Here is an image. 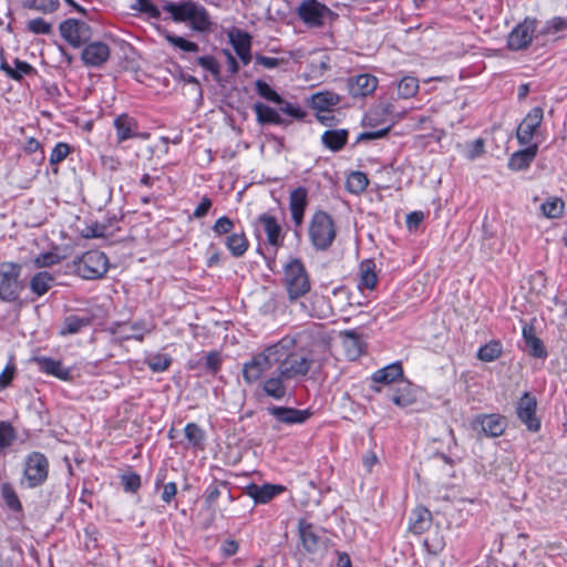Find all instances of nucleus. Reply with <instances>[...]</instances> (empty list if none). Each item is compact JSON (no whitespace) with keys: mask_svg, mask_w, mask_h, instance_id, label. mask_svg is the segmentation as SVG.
<instances>
[{"mask_svg":"<svg viewBox=\"0 0 567 567\" xmlns=\"http://www.w3.org/2000/svg\"><path fill=\"white\" fill-rule=\"evenodd\" d=\"M295 346L296 340L289 336L275 343L276 355H278L276 369L280 372V377L286 378L289 382L307 377L313 363L310 355L296 351Z\"/></svg>","mask_w":567,"mask_h":567,"instance_id":"obj_1","label":"nucleus"},{"mask_svg":"<svg viewBox=\"0 0 567 567\" xmlns=\"http://www.w3.org/2000/svg\"><path fill=\"white\" fill-rule=\"evenodd\" d=\"M162 9L169 13L175 23H188L195 32L209 33L213 30L214 23L208 10L195 0H163Z\"/></svg>","mask_w":567,"mask_h":567,"instance_id":"obj_2","label":"nucleus"},{"mask_svg":"<svg viewBox=\"0 0 567 567\" xmlns=\"http://www.w3.org/2000/svg\"><path fill=\"white\" fill-rule=\"evenodd\" d=\"M282 285L289 301H297L306 296L311 288L310 277L303 262L291 258L284 265Z\"/></svg>","mask_w":567,"mask_h":567,"instance_id":"obj_3","label":"nucleus"},{"mask_svg":"<svg viewBox=\"0 0 567 567\" xmlns=\"http://www.w3.org/2000/svg\"><path fill=\"white\" fill-rule=\"evenodd\" d=\"M71 270L85 280L100 279L109 270V259L100 250H89L73 259Z\"/></svg>","mask_w":567,"mask_h":567,"instance_id":"obj_4","label":"nucleus"},{"mask_svg":"<svg viewBox=\"0 0 567 567\" xmlns=\"http://www.w3.org/2000/svg\"><path fill=\"white\" fill-rule=\"evenodd\" d=\"M276 351L275 343L270 344L243 363L241 374L246 384L252 385L259 382L265 373L276 365V359H278Z\"/></svg>","mask_w":567,"mask_h":567,"instance_id":"obj_5","label":"nucleus"},{"mask_svg":"<svg viewBox=\"0 0 567 567\" xmlns=\"http://www.w3.org/2000/svg\"><path fill=\"white\" fill-rule=\"evenodd\" d=\"M337 236L332 217L323 212H316L309 225V238L317 250H327L331 247Z\"/></svg>","mask_w":567,"mask_h":567,"instance_id":"obj_6","label":"nucleus"},{"mask_svg":"<svg viewBox=\"0 0 567 567\" xmlns=\"http://www.w3.org/2000/svg\"><path fill=\"white\" fill-rule=\"evenodd\" d=\"M296 13L309 28H322L328 20L333 21L338 17L337 13L318 0H301Z\"/></svg>","mask_w":567,"mask_h":567,"instance_id":"obj_7","label":"nucleus"},{"mask_svg":"<svg viewBox=\"0 0 567 567\" xmlns=\"http://www.w3.org/2000/svg\"><path fill=\"white\" fill-rule=\"evenodd\" d=\"M21 266L14 262L0 264V300L14 302L23 290V284L19 279Z\"/></svg>","mask_w":567,"mask_h":567,"instance_id":"obj_8","label":"nucleus"},{"mask_svg":"<svg viewBox=\"0 0 567 567\" xmlns=\"http://www.w3.org/2000/svg\"><path fill=\"white\" fill-rule=\"evenodd\" d=\"M49 474V461L47 456L40 452H32L24 462L23 476L27 486L34 488L42 485Z\"/></svg>","mask_w":567,"mask_h":567,"instance_id":"obj_9","label":"nucleus"},{"mask_svg":"<svg viewBox=\"0 0 567 567\" xmlns=\"http://www.w3.org/2000/svg\"><path fill=\"white\" fill-rule=\"evenodd\" d=\"M537 21L536 19L525 18L518 23L507 37V47L512 51H522L527 49L534 38Z\"/></svg>","mask_w":567,"mask_h":567,"instance_id":"obj_10","label":"nucleus"},{"mask_svg":"<svg viewBox=\"0 0 567 567\" xmlns=\"http://www.w3.org/2000/svg\"><path fill=\"white\" fill-rule=\"evenodd\" d=\"M60 33L70 45L79 48L91 38V28L85 22L68 19L61 22Z\"/></svg>","mask_w":567,"mask_h":567,"instance_id":"obj_11","label":"nucleus"},{"mask_svg":"<svg viewBox=\"0 0 567 567\" xmlns=\"http://www.w3.org/2000/svg\"><path fill=\"white\" fill-rule=\"evenodd\" d=\"M544 118V111L540 106L533 107L523 118L516 131V138L519 145H529Z\"/></svg>","mask_w":567,"mask_h":567,"instance_id":"obj_12","label":"nucleus"},{"mask_svg":"<svg viewBox=\"0 0 567 567\" xmlns=\"http://www.w3.org/2000/svg\"><path fill=\"white\" fill-rule=\"evenodd\" d=\"M111 333L120 341L138 340L142 341L144 336L151 332V327L143 320L135 322H114Z\"/></svg>","mask_w":567,"mask_h":567,"instance_id":"obj_13","label":"nucleus"},{"mask_svg":"<svg viewBox=\"0 0 567 567\" xmlns=\"http://www.w3.org/2000/svg\"><path fill=\"white\" fill-rule=\"evenodd\" d=\"M537 401L529 392H525L519 399L516 406V414L532 432H537L540 429V422L536 417Z\"/></svg>","mask_w":567,"mask_h":567,"instance_id":"obj_14","label":"nucleus"},{"mask_svg":"<svg viewBox=\"0 0 567 567\" xmlns=\"http://www.w3.org/2000/svg\"><path fill=\"white\" fill-rule=\"evenodd\" d=\"M267 412L274 416L277 422L287 425L302 424L312 415L311 411L308 409L299 410L277 405L268 406Z\"/></svg>","mask_w":567,"mask_h":567,"instance_id":"obj_15","label":"nucleus"},{"mask_svg":"<svg viewBox=\"0 0 567 567\" xmlns=\"http://www.w3.org/2000/svg\"><path fill=\"white\" fill-rule=\"evenodd\" d=\"M473 426H480L486 436L498 437L505 432L506 420L499 414H482L476 416Z\"/></svg>","mask_w":567,"mask_h":567,"instance_id":"obj_16","label":"nucleus"},{"mask_svg":"<svg viewBox=\"0 0 567 567\" xmlns=\"http://www.w3.org/2000/svg\"><path fill=\"white\" fill-rule=\"evenodd\" d=\"M298 529L303 549L310 554L318 553L323 544L322 538L318 533V528L313 524L308 523L305 519H300Z\"/></svg>","mask_w":567,"mask_h":567,"instance_id":"obj_17","label":"nucleus"},{"mask_svg":"<svg viewBox=\"0 0 567 567\" xmlns=\"http://www.w3.org/2000/svg\"><path fill=\"white\" fill-rule=\"evenodd\" d=\"M33 362L38 365L39 370L48 375H52L62 381H70L72 373L70 368H65L60 360L50 357H34Z\"/></svg>","mask_w":567,"mask_h":567,"instance_id":"obj_18","label":"nucleus"},{"mask_svg":"<svg viewBox=\"0 0 567 567\" xmlns=\"http://www.w3.org/2000/svg\"><path fill=\"white\" fill-rule=\"evenodd\" d=\"M110 56V48L104 42H92L82 51L81 58L87 66H101Z\"/></svg>","mask_w":567,"mask_h":567,"instance_id":"obj_19","label":"nucleus"},{"mask_svg":"<svg viewBox=\"0 0 567 567\" xmlns=\"http://www.w3.org/2000/svg\"><path fill=\"white\" fill-rule=\"evenodd\" d=\"M288 382L289 381L286 378L280 377V372L276 369L270 377L262 381L261 388L267 396L279 401L282 400L287 394Z\"/></svg>","mask_w":567,"mask_h":567,"instance_id":"obj_20","label":"nucleus"},{"mask_svg":"<svg viewBox=\"0 0 567 567\" xmlns=\"http://www.w3.org/2000/svg\"><path fill=\"white\" fill-rule=\"evenodd\" d=\"M307 196L308 193L305 187H298L290 193L289 208L296 227L301 226L303 221L305 210L308 204Z\"/></svg>","mask_w":567,"mask_h":567,"instance_id":"obj_21","label":"nucleus"},{"mask_svg":"<svg viewBox=\"0 0 567 567\" xmlns=\"http://www.w3.org/2000/svg\"><path fill=\"white\" fill-rule=\"evenodd\" d=\"M525 146L526 147L524 150L516 151L509 157L507 166L511 171H525L530 166L532 162L535 159L538 152V145L529 144Z\"/></svg>","mask_w":567,"mask_h":567,"instance_id":"obj_22","label":"nucleus"},{"mask_svg":"<svg viewBox=\"0 0 567 567\" xmlns=\"http://www.w3.org/2000/svg\"><path fill=\"white\" fill-rule=\"evenodd\" d=\"M258 224L262 227L269 245L277 248L282 244L284 236L281 234V226L278 224L276 217L261 214L258 216Z\"/></svg>","mask_w":567,"mask_h":567,"instance_id":"obj_23","label":"nucleus"},{"mask_svg":"<svg viewBox=\"0 0 567 567\" xmlns=\"http://www.w3.org/2000/svg\"><path fill=\"white\" fill-rule=\"evenodd\" d=\"M229 41L244 65L251 61V37L244 31H237L236 34H229Z\"/></svg>","mask_w":567,"mask_h":567,"instance_id":"obj_24","label":"nucleus"},{"mask_svg":"<svg viewBox=\"0 0 567 567\" xmlns=\"http://www.w3.org/2000/svg\"><path fill=\"white\" fill-rule=\"evenodd\" d=\"M284 491L285 487L282 485L275 484H264L261 486L250 484L247 486L248 496H250L257 504H266Z\"/></svg>","mask_w":567,"mask_h":567,"instance_id":"obj_25","label":"nucleus"},{"mask_svg":"<svg viewBox=\"0 0 567 567\" xmlns=\"http://www.w3.org/2000/svg\"><path fill=\"white\" fill-rule=\"evenodd\" d=\"M342 347L350 360L358 359L364 352V341L354 330H346L341 332Z\"/></svg>","mask_w":567,"mask_h":567,"instance_id":"obj_26","label":"nucleus"},{"mask_svg":"<svg viewBox=\"0 0 567 567\" xmlns=\"http://www.w3.org/2000/svg\"><path fill=\"white\" fill-rule=\"evenodd\" d=\"M378 86V79L368 73L357 75L350 83V93L352 96H367L372 94Z\"/></svg>","mask_w":567,"mask_h":567,"instance_id":"obj_27","label":"nucleus"},{"mask_svg":"<svg viewBox=\"0 0 567 567\" xmlns=\"http://www.w3.org/2000/svg\"><path fill=\"white\" fill-rule=\"evenodd\" d=\"M137 122L134 117L127 114H121L114 120V128L116 140L122 143L126 140L133 138L137 135Z\"/></svg>","mask_w":567,"mask_h":567,"instance_id":"obj_28","label":"nucleus"},{"mask_svg":"<svg viewBox=\"0 0 567 567\" xmlns=\"http://www.w3.org/2000/svg\"><path fill=\"white\" fill-rule=\"evenodd\" d=\"M523 338L528 348V353L534 358H546L547 351L543 341L536 336L534 326L525 324L523 327Z\"/></svg>","mask_w":567,"mask_h":567,"instance_id":"obj_29","label":"nucleus"},{"mask_svg":"<svg viewBox=\"0 0 567 567\" xmlns=\"http://www.w3.org/2000/svg\"><path fill=\"white\" fill-rule=\"evenodd\" d=\"M430 524L431 512L427 508L419 506L412 511L409 524L410 532L421 535L430 527Z\"/></svg>","mask_w":567,"mask_h":567,"instance_id":"obj_30","label":"nucleus"},{"mask_svg":"<svg viewBox=\"0 0 567 567\" xmlns=\"http://www.w3.org/2000/svg\"><path fill=\"white\" fill-rule=\"evenodd\" d=\"M254 111L256 113V117L259 124H276V125H286L287 121L284 120L279 112L275 109L264 104V103H256L254 105Z\"/></svg>","mask_w":567,"mask_h":567,"instance_id":"obj_31","label":"nucleus"},{"mask_svg":"<svg viewBox=\"0 0 567 567\" xmlns=\"http://www.w3.org/2000/svg\"><path fill=\"white\" fill-rule=\"evenodd\" d=\"M347 130H328L321 136L322 144L332 152H338L343 148L348 142Z\"/></svg>","mask_w":567,"mask_h":567,"instance_id":"obj_32","label":"nucleus"},{"mask_svg":"<svg viewBox=\"0 0 567 567\" xmlns=\"http://www.w3.org/2000/svg\"><path fill=\"white\" fill-rule=\"evenodd\" d=\"M378 277L375 274V264L373 260L367 259L360 264V281L358 288L360 290H373L377 286Z\"/></svg>","mask_w":567,"mask_h":567,"instance_id":"obj_33","label":"nucleus"},{"mask_svg":"<svg viewBox=\"0 0 567 567\" xmlns=\"http://www.w3.org/2000/svg\"><path fill=\"white\" fill-rule=\"evenodd\" d=\"M403 377V369L400 363H392L379 369L372 374V381L375 383L389 384Z\"/></svg>","mask_w":567,"mask_h":567,"instance_id":"obj_34","label":"nucleus"},{"mask_svg":"<svg viewBox=\"0 0 567 567\" xmlns=\"http://www.w3.org/2000/svg\"><path fill=\"white\" fill-rule=\"evenodd\" d=\"M91 323L92 317L90 316L70 315L65 317L63 321L61 334H75L80 332L83 328L89 327Z\"/></svg>","mask_w":567,"mask_h":567,"instance_id":"obj_35","label":"nucleus"},{"mask_svg":"<svg viewBox=\"0 0 567 567\" xmlns=\"http://www.w3.org/2000/svg\"><path fill=\"white\" fill-rule=\"evenodd\" d=\"M54 276H52L50 272L39 271L31 278L30 289L34 295L41 297L50 290L54 284Z\"/></svg>","mask_w":567,"mask_h":567,"instance_id":"obj_36","label":"nucleus"},{"mask_svg":"<svg viewBox=\"0 0 567 567\" xmlns=\"http://www.w3.org/2000/svg\"><path fill=\"white\" fill-rule=\"evenodd\" d=\"M225 245L233 257H241L247 251L249 247L248 239L244 231L240 233H231L227 236L225 240Z\"/></svg>","mask_w":567,"mask_h":567,"instance_id":"obj_37","label":"nucleus"},{"mask_svg":"<svg viewBox=\"0 0 567 567\" xmlns=\"http://www.w3.org/2000/svg\"><path fill=\"white\" fill-rule=\"evenodd\" d=\"M184 435L187 441V446L195 450H203L206 439L205 431L194 422L187 423L184 427Z\"/></svg>","mask_w":567,"mask_h":567,"instance_id":"obj_38","label":"nucleus"},{"mask_svg":"<svg viewBox=\"0 0 567 567\" xmlns=\"http://www.w3.org/2000/svg\"><path fill=\"white\" fill-rule=\"evenodd\" d=\"M340 102V96L333 92H318L312 95V106L319 112L328 111Z\"/></svg>","mask_w":567,"mask_h":567,"instance_id":"obj_39","label":"nucleus"},{"mask_svg":"<svg viewBox=\"0 0 567 567\" xmlns=\"http://www.w3.org/2000/svg\"><path fill=\"white\" fill-rule=\"evenodd\" d=\"M145 364L154 373H162L172 364V357L167 353H152L145 358Z\"/></svg>","mask_w":567,"mask_h":567,"instance_id":"obj_40","label":"nucleus"},{"mask_svg":"<svg viewBox=\"0 0 567 567\" xmlns=\"http://www.w3.org/2000/svg\"><path fill=\"white\" fill-rule=\"evenodd\" d=\"M0 68L10 79L14 81H20L23 75L30 74L33 71V68L29 63L19 59L14 60V68L9 65L7 62H2Z\"/></svg>","mask_w":567,"mask_h":567,"instance_id":"obj_41","label":"nucleus"},{"mask_svg":"<svg viewBox=\"0 0 567 567\" xmlns=\"http://www.w3.org/2000/svg\"><path fill=\"white\" fill-rule=\"evenodd\" d=\"M419 91V81L414 76H403L398 83V95L401 99H411Z\"/></svg>","mask_w":567,"mask_h":567,"instance_id":"obj_42","label":"nucleus"},{"mask_svg":"<svg viewBox=\"0 0 567 567\" xmlns=\"http://www.w3.org/2000/svg\"><path fill=\"white\" fill-rule=\"evenodd\" d=\"M501 353L502 344L498 341H491L478 349L477 358L484 362H493Z\"/></svg>","mask_w":567,"mask_h":567,"instance_id":"obj_43","label":"nucleus"},{"mask_svg":"<svg viewBox=\"0 0 567 567\" xmlns=\"http://www.w3.org/2000/svg\"><path fill=\"white\" fill-rule=\"evenodd\" d=\"M255 89H256L257 94L260 97H262L269 102H272L275 104L284 103V99L265 81L257 80L255 82Z\"/></svg>","mask_w":567,"mask_h":567,"instance_id":"obj_44","label":"nucleus"},{"mask_svg":"<svg viewBox=\"0 0 567 567\" xmlns=\"http://www.w3.org/2000/svg\"><path fill=\"white\" fill-rule=\"evenodd\" d=\"M165 40L172 44L173 47L185 51V52H198L199 45L196 42L189 41L183 37L173 34L171 32H167L165 34Z\"/></svg>","mask_w":567,"mask_h":567,"instance_id":"obj_45","label":"nucleus"},{"mask_svg":"<svg viewBox=\"0 0 567 567\" xmlns=\"http://www.w3.org/2000/svg\"><path fill=\"white\" fill-rule=\"evenodd\" d=\"M565 204L558 197H551L542 204V212L548 218H559L563 215Z\"/></svg>","mask_w":567,"mask_h":567,"instance_id":"obj_46","label":"nucleus"},{"mask_svg":"<svg viewBox=\"0 0 567 567\" xmlns=\"http://www.w3.org/2000/svg\"><path fill=\"white\" fill-rule=\"evenodd\" d=\"M131 9L144 13L151 19L158 20L161 18V10L151 0H134Z\"/></svg>","mask_w":567,"mask_h":567,"instance_id":"obj_47","label":"nucleus"},{"mask_svg":"<svg viewBox=\"0 0 567 567\" xmlns=\"http://www.w3.org/2000/svg\"><path fill=\"white\" fill-rule=\"evenodd\" d=\"M59 0H24L23 7L42 13H52L59 8Z\"/></svg>","mask_w":567,"mask_h":567,"instance_id":"obj_48","label":"nucleus"},{"mask_svg":"<svg viewBox=\"0 0 567 567\" xmlns=\"http://www.w3.org/2000/svg\"><path fill=\"white\" fill-rule=\"evenodd\" d=\"M369 181L364 173L353 172L347 179V187L351 193H361L368 187Z\"/></svg>","mask_w":567,"mask_h":567,"instance_id":"obj_49","label":"nucleus"},{"mask_svg":"<svg viewBox=\"0 0 567 567\" xmlns=\"http://www.w3.org/2000/svg\"><path fill=\"white\" fill-rule=\"evenodd\" d=\"M197 63L205 71L209 72L214 80L219 81L220 79V64L213 55H203L197 58Z\"/></svg>","mask_w":567,"mask_h":567,"instance_id":"obj_50","label":"nucleus"},{"mask_svg":"<svg viewBox=\"0 0 567 567\" xmlns=\"http://www.w3.org/2000/svg\"><path fill=\"white\" fill-rule=\"evenodd\" d=\"M391 400L395 405L400 408H406L414 403L415 398L409 390V385H404L403 389H398L393 393Z\"/></svg>","mask_w":567,"mask_h":567,"instance_id":"obj_51","label":"nucleus"},{"mask_svg":"<svg viewBox=\"0 0 567 567\" xmlns=\"http://www.w3.org/2000/svg\"><path fill=\"white\" fill-rule=\"evenodd\" d=\"M71 153V146L68 143L59 142L53 147L51 154H50V164L56 165L64 161L68 155Z\"/></svg>","mask_w":567,"mask_h":567,"instance_id":"obj_52","label":"nucleus"},{"mask_svg":"<svg viewBox=\"0 0 567 567\" xmlns=\"http://www.w3.org/2000/svg\"><path fill=\"white\" fill-rule=\"evenodd\" d=\"M16 439V431L8 422L0 421V451L10 446Z\"/></svg>","mask_w":567,"mask_h":567,"instance_id":"obj_53","label":"nucleus"},{"mask_svg":"<svg viewBox=\"0 0 567 567\" xmlns=\"http://www.w3.org/2000/svg\"><path fill=\"white\" fill-rule=\"evenodd\" d=\"M234 228H235L234 221L227 216H221L215 221L212 229L217 236H221V235L229 236L231 233H234L233 231Z\"/></svg>","mask_w":567,"mask_h":567,"instance_id":"obj_54","label":"nucleus"},{"mask_svg":"<svg viewBox=\"0 0 567 567\" xmlns=\"http://www.w3.org/2000/svg\"><path fill=\"white\" fill-rule=\"evenodd\" d=\"M27 28L34 34H50L52 27L42 18H35L28 21Z\"/></svg>","mask_w":567,"mask_h":567,"instance_id":"obj_55","label":"nucleus"},{"mask_svg":"<svg viewBox=\"0 0 567 567\" xmlns=\"http://www.w3.org/2000/svg\"><path fill=\"white\" fill-rule=\"evenodd\" d=\"M220 486L226 488V484L225 483H212L210 485H208V487L206 488L205 491V494H204V497H205V503L207 505V507H212L216 501L220 497L221 495V492H220Z\"/></svg>","mask_w":567,"mask_h":567,"instance_id":"obj_56","label":"nucleus"},{"mask_svg":"<svg viewBox=\"0 0 567 567\" xmlns=\"http://www.w3.org/2000/svg\"><path fill=\"white\" fill-rule=\"evenodd\" d=\"M280 112L296 120H302L306 116V111L298 104H293L284 100L282 104H279Z\"/></svg>","mask_w":567,"mask_h":567,"instance_id":"obj_57","label":"nucleus"},{"mask_svg":"<svg viewBox=\"0 0 567 567\" xmlns=\"http://www.w3.org/2000/svg\"><path fill=\"white\" fill-rule=\"evenodd\" d=\"M256 64H259L266 69H275V68H281L286 64H288V60L282 58H272V56H266L261 54H257L255 56Z\"/></svg>","mask_w":567,"mask_h":567,"instance_id":"obj_58","label":"nucleus"},{"mask_svg":"<svg viewBox=\"0 0 567 567\" xmlns=\"http://www.w3.org/2000/svg\"><path fill=\"white\" fill-rule=\"evenodd\" d=\"M125 492L135 493L141 487V476L136 473H128L121 476Z\"/></svg>","mask_w":567,"mask_h":567,"instance_id":"obj_59","label":"nucleus"},{"mask_svg":"<svg viewBox=\"0 0 567 567\" xmlns=\"http://www.w3.org/2000/svg\"><path fill=\"white\" fill-rule=\"evenodd\" d=\"M2 497L6 501V504L13 511L21 509V503L19 501V497L17 496L16 492L9 487L3 486L1 491Z\"/></svg>","mask_w":567,"mask_h":567,"instance_id":"obj_60","label":"nucleus"},{"mask_svg":"<svg viewBox=\"0 0 567 567\" xmlns=\"http://www.w3.org/2000/svg\"><path fill=\"white\" fill-rule=\"evenodd\" d=\"M390 130H391V125H388V126L381 127V128L375 130V131L362 132L357 137V142L359 143V142H362V141H371V140L382 138V137L388 135Z\"/></svg>","mask_w":567,"mask_h":567,"instance_id":"obj_61","label":"nucleus"},{"mask_svg":"<svg viewBox=\"0 0 567 567\" xmlns=\"http://www.w3.org/2000/svg\"><path fill=\"white\" fill-rule=\"evenodd\" d=\"M206 368L212 374H216L221 368V357L217 351H210L206 355Z\"/></svg>","mask_w":567,"mask_h":567,"instance_id":"obj_62","label":"nucleus"},{"mask_svg":"<svg viewBox=\"0 0 567 567\" xmlns=\"http://www.w3.org/2000/svg\"><path fill=\"white\" fill-rule=\"evenodd\" d=\"M212 206H213V200L207 196H203L200 199V203L194 209L192 217L195 219H200V218L205 217L208 214Z\"/></svg>","mask_w":567,"mask_h":567,"instance_id":"obj_63","label":"nucleus"},{"mask_svg":"<svg viewBox=\"0 0 567 567\" xmlns=\"http://www.w3.org/2000/svg\"><path fill=\"white\" fill-rule=\"evenodd\" d=\"M567 28V20L561 17H555L547 21L544 32L556 33Z\"/></svg>","mask_w":567,"mask_h":567,"instance_id":"obj_64","label":"nucleus"}]
</instances>
